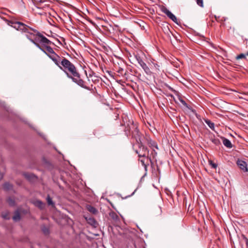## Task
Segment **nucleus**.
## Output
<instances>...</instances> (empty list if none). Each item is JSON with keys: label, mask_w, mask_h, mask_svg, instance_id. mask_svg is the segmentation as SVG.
Instances as JSON below:
<instances>
[{"label": "nucleus", "mask_w": 248, "mask_h": 248, "mask_svg": "<svg viewBox=\"0 0 248 248\" xmlns=\"http://www.w3.org/2000/svg\"><path fill=\"white\" fill-rule=\"evenodd\" d=\"M11 26L17 31H21L22 33H26V36L38 48L44 52L46 51L37 43L39 42L44 45H48L51 43V41L47 39L45 36L42 35L38 31L30 27L26 24L20 22H11Z\"/></svg>", "instance_id": "obj_1"}, {"label": "nucleus", "mask_w": 248, "mask_h": 248, "mask_svg": "<svg viewBox=\"0 0 248 248\" xmlns=\"http://www.w3.org/2000/svg\"><path fill=\"white\" fill-rule=\"evenodd\" d=\"M55 64L65 73L68 78H79V73L74 64L65 58L60 57Z\"/></svg>", "instance_id": "obj_2"}, {"label": "nucleus", "mask_w": 248, "mask_h": 248, "mask_svg": "<svg viewBox=\"0 0 248 248\" xmlns=\"http://www.w3.org/2000/svg\"><path fill=\"white\" fill-rule=\"evenodd\" d=\"M42 48H43L46 51V52L44 53L46 54L54 63L57 62V60L60 57L59 55L55 53L53 49L49 46H45L43 47H42Z\"/></svg>", "instance_id": "obj_3"}, {"label": "nucleus", "mask_w": 248, "mask_h": 248, "mask_svg": "<svg viewBox=\"0 0 248 248\" xmlns=\"http://www.w3.org/2000/svg\"><path fill=\"white\" fill-rule=\"evenodd\" d=\"M161 10L162 12L165 14L168 17H169L171 20H172L174 23L176 24H178V20L176 17L170 12V11L166 7L163 6L161 8Z\"/></svg>", "instance_id": "obj_4"}, {"label": "nucleus", "mask_w": 248, "mask_h": 248, "mask_svg": "<svg viewBox=\"0 0 248 248\" xmlns=\"http://www.w3.org/2000/svg\"><path fill=\"white\" fill-rule=\"evenodd\" d=\"M136 58L138 63L144 70L145 72L147 74H150L151 73V71L149 68L148 67L146 64L142 61L141 58L139 56H136Z\"/></svg>", "instance_id": "obj_5"}, {"label": "nucleus", "mask_w": 248, "mask_h": 248, "mask_svg": "<svg viewBox=\"0 0 248 248\" xmlns=\"http://www.w3.org/2000/svg\"><path fill=\"white\" fill-rule=\"evenodd\" d=\"M140 157H146L148 156L149 151L146 147L141 145L139 151H136Z\"/></svg>", "instance_id": "obj_6"}, {"label": "nucleus", "mask_w": 248, "mask_h": 248, "mask_svg": "<svg viewBox=\"0 0 248 248\" xmlns=\"http://www.w3.org/2000/svg\"><path fill=\"white\" fill-rule=\"evenodd\" d=\"M70 78L72 79V80L73 82L76 83L80 87H81L84 89H87L88 90H90V88L88 87L85 85V82L82 79H80V77L77 78V77H73L72 78Z\"/></svg>", "instance_id": "obj_7"}, {"label": "nucleus", "mask_w": 248, "mask_h": 248, "mask_svg": "<svg viewBox=\"0 0 248 248\" xmlns=\"http://www.w3.org/2000/svg\"><path fill=\"white\" fill-rule=\"evenodd\" d=\"M237 164L239 166L240 169L243 170L244 172L248 171L247 164L246 162L243 160H238L237 162Z\"/></svg>", "instance_id": "obj_8"}, {"label": "nucleus", "mask_w": 248, "mask_h": 248, "mask_svg": "<svg viewBox=\"0 0 248 248\" xmlns=\"http://www.w3.org/2000/svg\"><path fill=\"white\" fill-rule=\"evenodd\" d=\"M147 143L148 146L152 149H154V148L158 149L157 143L155 141L150 139L148 140Z\"/></svg>", "instance_id": "obj_9"}, {"label": "nucleus", "mask_w": 248, "mask_h": 248, "mask_svg": "<svg viewBox=\"0 0 248 248\" xmlns=\"http://www.w3.org/2000/svg\"><path fill=\"white\" fill-rule=\"evenodd\" d=\"M223 143L227 148H231L232 147V144L231 143L230 140L225 138H223Z\"/></svg>", "instance_id": "obj_10"}, {"label": "nucleus", "mask_w": 248, "mask_h": 248, "mask_svg": "<svg viewBox=\"0 0 248 248\" xmlns=\"http://www.w3.org/2000/svg\"><path fill=\"white\" fill-rule=\"evenodd\" d=\"M87 209L88 211L92 213L93 214H96L97 213V210L94 207L90 205H87L86 206Z\"/></svg>", "instance_id": "obj_11"}, {"label": "nucleus", "mask_w": 248, "mask_h": 248, "mask_svg": "<svg viewBox=\"0 0 248 248\" xmlns=\"http://www.w3.org/2000/svg\"><path fill=\"white\" fill-rule=\"evenodd\" d=\"M35 206L39 207L40 209H43L45 206V204L41 201L36 200L33 202Z\"/></svg>", "instance_id": "obj_12"}, {"label": "nucleus", "mask_w": 248, "mask_h": 248, "mask_svg": "<svg viewBox=\"0 0 248 248\" xmlns=\"http://www.w3.org/2000/svg\"><path fill=\"white\" fill-rule=\"evenodd\" d=\"M24 176L28 180L30 181H33L36 178L34 175L31 173H25Z\"/></svg>", "instance_id": "obj_13"}, {"label": "nucleus", "mask_w": 248, "mask_h": 248, "mask_svg": "<svg viewBox=\"0 0 248 248\" xmlns=\"http://www.w3.org/2000/svg\"><path fill=\"white\" fill-rule=\"evenodd\" d=\"M205 123L208 125V126L212 129L214 130L215 125L214 124L209 120H205Z\"/></svg>", "instance_id": "obj_14"}, {"label": "nucleus", "mask_w": 248, "mask_h": 248, "mask_svg": "<svg viewBox=\"0 0 248 248\" xmlns=\"http://www.w3.org/2000/svg\"><path fill=\"white\" fill-rule=\"evenodd\" d=\"M13 219L15 221H19L20 219V216L19 212L16 211L15 213V215L13 217Z\"/></svg>", "instance_id": "obj_15"}, {"label": "nucleus", "mask_w": 248, "mask_h": 248, "mask_svg": "<svg viewBox=\"0 0 248 248\" xmlns=\"http://www.w3.org/2000/svg\"><path fill=\"white\" fill-rule=\"evenodd\" d=\"M144 158H143V159H140V160L141 162L142 166H143L144 167L145 169H146L147 165L146 164V163H145V160H146L147 161H148V160H151V159H150V157L149 158L148 156H146V157H144Z\"/></svg>", "instance_id": "obj_16"}, {"label": "nucleus", "mask_w": 248, "mask_h": 248, "mask_svg": "<svg viewBox=\"0 0 248 248\" xmlns=\"http://www.w3.org/2000/svg\"><path fill=\"white\" fill-rule=\"evenodd\" d=\"M13 187V186L11 184L9 183H5L3 185V188L6 190H9L11 189Z\"/></svg>", "instance_id": "obj_17"}, {"label": "nucleus", "mask_w": 248, "mask_h": 248, "mask_svg": "<svg viewBox=\"0 0 248 248\" xmlns=\"http://www.w3.org/2000/svg\"><path fill=\"white\" fill-rule=\"evenodd\" d=\"M155 214L156 216H159L161 214L162 210L160 207H157L154 210Z\"/></svg>", "instance_id": "obj_18"}, {"label": "nucleus", "mask_w": 248, "mask_h": 248, "mask_svg": "<svg viewBox=\"0 0 248 248\" xmlns=\"http://www.w3.org/2000/svg\"><path fill=\"white\" fill-rule=\"evenodd\" d=\"M86 219L88 221V223L92 225L95 226L96 225V222L94 218L90 217L88 219H87V218H86Z\"/></svg>", "instance_id": "obj_19"}, {"label": "nucleus", "mask_w": 248, "mask_h": 248, "mask_svg": "<svg viewBox=\"0 0 248 248\" xmlns=\"http://www.w3.org/2000/svg\"><path fill=\"white\" fill-rule=\"evenodd\" d=\"M7 202L10 206H13L15 204V201L12 198H9L7 199Z\"/></svg>", "instance_id": "obj_20"}, {"label": "nucleus", "mask_w": 248, "mask_h": 248, "mask_svg": "<svg viewBox=\"0 0 248 248\" xmlns=\"http://www.w3.org/2000/svg\"><path fill=\"white\" fill-rule=\"evenodd\" d=\"M211 141L213 143H214L216 145H218L220 143L219 140L217 138H212Z\"/></svg>", "instance_id": "obj_21"}, {"label": "nucleus", "mask_w": 248, "mask_h": 248, "mask_svg": "<svg viewBox=\"0 0 248 248\" xmlns=\"http://www.w3.org/2000/svg\"><path fill=\"white\" fill-rule=\"evenodd\" d=\"M47 202L48 205H53L54 204L51 198L49 196H48L46 198Z\"/></svg>", "instance_id": "obj_22"}, {"label": "nucleus", "mask_w": 248, "mask_h": 248, "mask_svg": "<svg viewBox=\"0 0 248 248\" xmlns=\"http://www.w3.org/2000/svg\"><path fill=\"white\" fill-rule=\"evenodd\" d=\"M197 4L201 7H203V0H195Z\"/></svg>", "instance_id": "obj_23"}, {"label": "nucleus", "mask_w": 248, "mask_h": 248, "mask_svg": "<svg viewBox=\"0 0 248 248\" xmlns=\"http://www.w3.org/2000/svg\"><path fill=\"white\" fill-rule=\"evenodd\" d=\"M178 99H179V101L182 104V105L183 106H184L185 107H186V108L188 107L187 103L182 98H179Z\"/></svg>", "instance_id": "obj_24"}, {"label": "nucleus", "mask_w": 248, "mask_h": 248, "mask_svg": "<svg viewBox=\"0 0 248 248\" xmlns=\"http://www.w3.org/2000/svg\"><path fill=\"white\" fill-rule=\"evenodd\" d=\"M209 164L214 169H216L217 165L216 163H214L212 161H209Z\"/></svg>", "instance_id": "obj_25"}, {"label": "nucleus", "mask_w": 248, "mask_h": 248, "mask_svg": "<svg viewBox=\"0 0 248 248\" xmlns=\"http://www.w3.org/2000/svg\"><path fill=\"white\" fill-rule=\"evenodd\" d=\"M2 217L3 218L6 219H8L10 218V217L9 216V213L6 212L5 214H2Z\"/></svg>", "instance_id": "obj_26"}, {"label": "nucleus", "mask_w": 248, "mask_h": 248, "mask_svg": "<svg viewBox=\"0 0 248 248\" xmlns=\"http://www.w3.org/2000/svg\"><path fill=\"white\" fill-rule=\"evenodd\" d=\"M245 57H246L245 55L242 53V54H240L238 55V56H237L236 58V59L239 60V59L245 58Z\"/></svg>", "instance_id": "obj_27"}, {"label": "nucleus", "mask_w": 248, "mask_h": 248, "mask_svg": "<svg viewBox=\"0 0 248 248\" xmlns=\"http://www.w3.org/2000/svg\"><path fill=\"white\" fill-rule=\"evenodd\" d=\"M242 237H243V240L246 243L247 246H248V239L246 237H245V236L244 235H242Z\"/></svg>", "instance_id": "obj_28"}, {"label": "nucleus", "mask_w": 248, "mask_h": 248, "mask_svg": "<svg viewBox=\"0 0 248 248\" xmlns=\"http://www.w3.org/2000/svg\"><path fill=\"white\" fill-rule=\"evenodd\" d=\"M42 231H43V232H44V233H45V234H48V232H49V230H48V229L47 228H45V227H44V228H43L42 229Z\"/></svg>", "instance_id": "obj_29"}, {"label": "nucleus", "mask_w": 248, "mask_h": 248, "mask_svg": "<svg viewBox=\"0 0 248 248\" xmlns=\"http://www.w3.org/2000/svg\"><path fill=\"white\" fill-rule=\"evenodd\" d=\"M152 150H153V152L152 153V155L153 157H154L156 155L157 152L155 151L154 149H153Z\"/></svg>", "instance_id": "obj_30"}, {"label": "nucleus", "mask_w": 248, "mask_h": 248, "mask_svg": "<svg viewBox=\"0 0 248 248\" xmlns=\"http://www.w3.org/2000/svg\"><path fill=\"white\" fill-rule=\"evenodd\" d=\"M32 1L34 3H39V2H42V0H32Z\"/></svg>", "instance_id": "obj_31"}, {"label": "nucleus", "mask_w": 248, "mask_h": 248, "mask_svg": "<svg viewBox=\"0 0 248 248\" xmlns=\"http://www.w3.org/2000/svg\"><path fill=\"white\" fill-rule=\"evenodd\" d=\"M2 177H3L2 174L0 173V180H1L2 178Z\"/></svg>", "instance_id": "obj_32"}, {"label": "nucleus", "mask_w": 248, "mask_h": 248, "mask_svg": "<svg viewBox=\"0 0 248 248\" xmlns=\"http://www.w3.org/2000/svg\"><path fill=\"white\" fill-rule=\"evenodd\" d=\"M134 193V192L132 193V194L131 195H133Z\"/></svg>", "instance_id": "obj_33"}, {"label": "nucleus", "mask_w": 248, "mask_h": 248, "mask_svg": "<svg viewBox=\"0 0 248 248\" xmlns=\"http://www.w3.org/2000/svg\"><path fill=\"white\" fill-rule=\"evenodd\" d=\"M247 55L248 56V52L247 53Z\"/></svg>", "instance_id": "obj_34"}]
</instances>
